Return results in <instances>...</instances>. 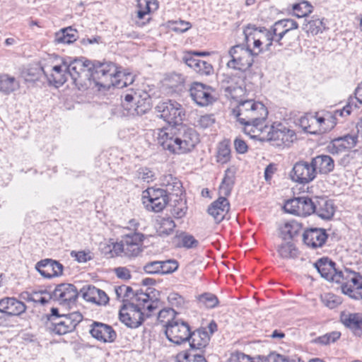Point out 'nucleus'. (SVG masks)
<instances>
[{"label": "nucleus", "mask_w": 362, "mask_h": 362, "mask_svg": "<svg viewBox=\"0 0 362 362\" xmlns=\"http://www.w3.org/2000/svg\"><path fill=\"white\" fill-rule=\"evenodd\" d=\"M127 303H133L137 305L139 310L148 311L146 315L147 317L151 315V313L157 308L158 302L151 300L148 294L142 291L133 292L129 301Z\"/></svg>", "instance_id": "22"}, {"label": "nucleus", "mask_w": 362, "mask_h": 362, "mask_svg": "<svg viewBox=\"0 0 362 362\" xmlns=\"http://www.w3.org/2000/svg\"><path fill=\"white\" fill-rule=\"evenodd\" d=\"M48 69L47 76H45L49 83L56 87L62 86L68 79L69 74L67 69H64V61L59 65H54L51 67L47 66Z\"/></svg>", "instance_id": "26"}, {"label": "nucleus", "mask_w": 362, "mask_h": 362, "mask_svg": "<svg viewBox=\"0 0 362 362\" xmlns=\"http://www.w3.org/2000/svg\"><path fill=\"white\" fill-rule=\"evenodd\" d=\"M326 28L323 19L317 17L313 16L309 21H305L303 24L302 29L307 33H310L313 35H317L322 33Z\"/></svg>", "instance_id": "37"}, {"label": "nucleus", "mask_w": 362, "mask_h": 362, "mask_svg": "<svg viewBox=\"0 0 362 362\" xmlns=\"http://www.w3.org/2000/svg\"><path fill=\"white\" fill-rule=\"evenodd\" d=\"M234 146L238 153H245L247 151V145L244 140L236 138L234 141Z\"/></svg>", "instance_id": "64"}, {"label": "nucleus", "mask_w": 362, "mask_h": 362, "mask_svg": "<svg viewBox=\"0 0 362 362\" xmlns=\"http://www.w3.org/2000/svg\"><path fill=\"white\" fill-rule=\"evenodd\" d=\"M83 320V315L79 312L63 314L62 317H55L49 328L58 335H63L73 332Z\"/></svg>", "instance_id": "12"}, {"label": "nucleus", "mask_w": 362, "mask_h": 362, "mask_svg": "<svg viewBox=\"0 0 362 362\" xmlns=\"http://www.w3.org/2000/svg\"><path fill=\"white\" fill-rule=\"evenodd\" d=\"M321 300L323 304L329 309L336 308L341 303V298L331 293L322 295L321 296Z\"/></svg>", "instance_id": "50"}, {"label": "nucleus", "mask_w": 362, "mask_h": 362, "mask_svg": "<svg viewBox=\"0 0 362 362\" xmlns=\"http://www.w3.org/2000/svg\"><path fill=\"white\" fill-rule=\"evenodd\" d=\"M194 351H182L177 355V358L182 362H207L205 358L199 354L194 353Z\"/></svg>", "instance_id": "49"}, {"label": "nucleus", "mask_w": 362, "mask_h": 362, "mask_svg": "<svg viewBox=\"0 0 362 362\" xmlns=\"http://www.w3.org/2000/svg\"><path fill=\"white\" fill-rule=\"evenodd\" d=\"M89 333L103 343H112L117 338V333L110 325L97 321H93L90 325Z\"/></svg>", "instance_id": "17"}, {"label": "nucleus", "mask_w": 362, "mask_h": 362, "mask_svg": "<svg viewBox=\"0 0 362 362\" xmlns=\"http://www.w3.org/2000/svg\"><path fill=\"white\" fill-rule=\"evenodd\" d=\"M238 121L245 126L244 132L251 138L260 137L268 112L264 105L252 100L241 101L233 110Z\"/></svg>", "instance_id": "2"}, {"label": "nucleus", "mask_w": 362, "mask_h": 362, "mask_svg": "<svg viewBox=\"0 0 362 362\" xmlns=\"http://www.w3.org/2000/svg\"><path fill=\"white\" fill-rule=\"evenodd\" d=\"M19 88L20 83L14 76L7 74L0 75V92L4 95H9Z\"/></svg>", "instance_id": "33"}, {"label": "nucleus", "mask_w": 362, "mask_h": 362, "mask_svg": "<svg viewBox=\"0 0 362 362\" xmlns=\"http://www.w3.org/2000/svg\"><path fill=\"white\" fill-rule=\"evenodd\" d=\"M314 214L322 219L329 220L334 214L333 202L325 197H314Z\"/></svg>", "instance_id": "24"}, {"label": "nucleus", "mask_w": 362, "mask_h": 362, "mask_svg": "<svg viewBox=\"0 0 362 362\" xmlns=\"http://www.w3.org/2000/svg\"><path fill=\"white\" fill-rule=\"evenodd\" d=\"M178 268V263L176 260L169 259L167 261H161L160 274H168L176 271Z\"/></svg>", "instance_id": "55"}, {"label": "nucleus", "mask_w": 362, "mask_h": 362, "mask_svg": "<svg viewBox=\"0 0 362 362\" xmlns=\"http://www.w3.org/2000/svg\"><path fill=\"white\" fill-rule=\"evenodd\" d=\"M169 303L175 308H182L185 305V298L177 293H171L168 297Z\"/></svg>", "instance_id": "58"}, {"label": "nucleus", "mask_w": 362, "mask_h": 362, "mask_svg": "<svg viewBox=\"0 0 362 362\" xmlns=\"http://www.w3.org/2000/svg\"><path fill=\"white\" fill-rule=\"evenodd\" d=\"M137 18L139 20L145 18L146 16L158 10L159 4L157 0H137Z\"/></svg>", "instance_id": "34"}, {"label": "nucleus", "mask_w": 362, "mask_h": 362, "mask_svg": "<svg viewBox=\"0 0 362 362\" xmlns=\"http://www.w3.org/2000/svg\"><path fill=\"white\" fill-rule=\"evenodd\" d=\"M155 109L158 116L170 125L158 130V144L174 154L192 151L199 139L193 128L182 124L185 117L183 106L176 100H166L158 103Z\"/></svg>", "instance_id": "1"}, {"label": "nucleus", "mask_w": 362, "mask_h": 362, "mask_svg": "<svg viewBox=\"0 0 362 362\" xmlns=\"http://www.w3.org/2000/svg\"><path fill=\"white\" fill-rule=\"evenodd\" d=\"M83 297L86 300L98 305H105L109 300L103 291L90 285L83 288Z\"/></svg>", "instance_id": "28"}, {"label": "nucleus", "mask_w": 362, "mask_h": 362, "mask_svg": "<svg viewBox=\"0 0 362 362\" xmlns=\"http://www.w3.org/2000/svg\"><path fill=\"white\" fill-rule=\"evenodd\" d=\"M316 175L312 163L303 160L295 163L290 174L291 180L300 184L310 182L316 177Z\"/></svg>", "instance_id": "16"}, {"label": "nucleus", "mask_w": 362, "mask_h": 362, "mask_svg": "<svg viewBox=\"0 0 362 362\" xmlns=\"http://www.w3.org/2000/svg\"><path fill=\"white\" fill-rule=\"evenodd\" d=\"M189 92L192 100L201 107L207 106L216 100L215 90L202 83H193Z\"/></svg>", "instance_id": "14"}, {"label": "nucleus", "mask_w": 362, "mask_h": 362, "mask_svg": "<svg viewBox=\"0 0 362 362\" xmlns=\"http://www.w3.org/2000/svg\"><path fill=\"white\" fill-rule=\"evenodd\" d=\"M316 268L321 276L329 281L334 282V279L335 274L338 273V270L335 267V263L328 257H322L319 259L315 264Z\"/></svg>", "instance_id": "27"}, {"label": "nucleus", "mask_w": 362, "mask_h": 362, "mask_svg": "<svg viewBox=\"0 0 362 362\" xmlns=\"http://www.w3.org/2000/svg\"><path fill=\"white\" fill-rule=\"evenodd\" d=\"M210 340V335L206 328H199L194 332L190 331V338H189V351H196L202 350L206 347Z\"/></svg>", "instance_id": "25"}, {"label": "nucleus", "mask_w": 362, "mask_h": 362, "mask_svg": "<svg viewBox=\"0 0 362 362\" xmlns=\"http://www.w3.org/2000/svg\"><path fill=\"white\" fill-rule=\"evenodd\" d=\"M144 238V235L141 233H130L124 235L122 240L113 244L112 247L107 245L103 250L106 254H110V257L114 255L136 257L143 251Z\"/></svg>", "instance_id": "3"}, {"label": "nucleus", "mask_w": 362, "mask_h": 362, "mask_svg": "<svg viewBox=\"0 0 362 362\" xmlns=\"http://www.w3.org/2000/svg\"><path fill=\"white\" fill-rule=\"evenodd\" d=\"M215 122V119L212 115H204L199 117L198 126L203 129L211 127Z\"/></svg>", "instance_id": "62"}, {"label": "nucleus", "mask_w": 362, "mask_h": 362, "mask_svg": "<svg viewBox=\"0 0 362 362\" xmlns=\"http://www.w3.org/2000/svg\"><path fill=\"white\" fill-rule=\"evenodd\" d=\"M283 23H284L281 22V20L278 21L269 29L274 41L279 43L280 45H281L280 42L281 40L287 33L286 29Z\"/></svg>", "instance_id": "44"}, {"label": "nucleus", "mask_w": 362, "mask_h": 362, "mask_svg": "<svg viewBox=\"0 0 362 362\" xmlns=\"http://www.w3.org/2000/svg\"><path fill=\"white\" fill-rule=\"evenodd\" d=\"M351 278L350 284L341 286V291L354 299H362V277L354 272V276Z\"/></svg>", "instance_id": "29"}, {"label": "nucleus", "mask_w": 362, "mask_h": 362, "mask_svg": "<svg viewBox=\"0 0 362 362\" xmlns=\"http://www.w3.org/2000/svg\"><path fill=\"white\" fill-rule=\"evenodd\" d=\"M195 56L196 55L194 54V52H188L185 54L182 57L183 62L193 70L194 69L196 65L198 63V61L199 60V59L197 58Z\"/></svg>", "instance_id": "63"}, {"label": "nucleus", "mask_w": 362, "mask_h": 362, "mask_svg": "<svg viewBox=\"0 0 362 362\" xmlns=\"http://www.w3.org/2000/svg\"><path fill=\"white\" fill-rule=\"evenodd\" d=\"M235 181V173L228 168L219 187L220 196L228 197L230 194Z\"/></svg>", "instance_id": "40"}, {"label": "nucleus", "mask_w": 362, "mask_h": 362, "mask_svg": "<svg viewBox=\"0 0 362 362\" xmlns=\"http://www.w3.org/2000/svg\"><path fill=\"white\" fill-rule=\"evenodd\" d=\"M76 30L71 27L62 28L56 33L54 42L58 44H71L77 39Z\"/></svg>", "instance_id": "38"}, {"label": "nucleus", "mask_w": 362, "mask_h": 362, "mask_svg": "<svg viewBox=\"0 0 362 362\" xmlns=\"http://www.w3.org/2000/svg\"><path fill=\"white\" fill-rule=\"evenodd\" d=\"M315 117L311 115H305L299 119V126L306 132L314 133L312 125L315 122Z\"/></svg>", "instance_id": "56"}, {"label": "nucleus", "mask_w": 362, "mask_h": 362, "mask_svg": "<svg viewBox=\"0 0 362 362\" xmlns=\"http://www.w3.org/2000/svg\"><path fill=\"white\" fill-rule=\"evenodd\" d=\"M71 256L74 257L79 263L86 262L92 259L90 252L89 251H71Z\"/></svg>", "instance_id": "61"}, {"label": "nucleus", "mask_w": 362, "mask_h": 362, "mask_svg": "<svg viewBox=\"0 0 362 362\" xmlns=\"http://www.w3.org/2000/svg\"><path fill=\"white\" fill-rule=\"evenodd\" d=\"M47 67L35 64L23 71L22 76L26 82H35L40 80L42 75L47 76Z\"/></svg>", "instance_id": "35"}, {"label": "nucleus", "mask_w": 362, "mask_h": 362, "mask_svg": "<svg viewBox=\"0 0 362 362\" xmlns=\"http://www.w3.org/2000/svg\"><path fill=\"white\" fill-rule=\"evenodd\" d=\"M228 56L230 59L226 64L227 67L244 73L252 66L254 57L258 54L248 45H236L230 48Z\"/></svg>", "instance_id": "7"}, {"label": "nucleus", "mask_w": 362, "mask_h": 362, "mask_svg": "<svg viewBox=\"0 0 362 362\" xmlns=\"http://www.w3.org/2000/svg\"><path fill=\"white\" fill-rule=\"evenodd\" d=\"M145 311L139 310L133 303H124L119 310V320L127 327L134 329L139 327L144 320Z\"/></svg>", "instance_id": "13"}, {"label": "nucleus", "mask_w": 362, "mask_h": 362, "mask_svg": "<svg viewBox=\"0 0 362 362\" xmlns=\"http://www.w3.org/2000/svg\"><path fill=\"white\" fill-rule=\"evenodd\" d=\"M165 326V334L167 339L177 344H182L190 338V327L189 324L182 320H173Z\"/></svg>", "instance_id": "11"}, {"label": "nucleus", "mask_w": 362, "mask_h": 362, "mask_svg": "<svg viewBox=\"0 0 362 362\" xmlns=\"http://www.w3.org/2000/svg\"><path fill=\"white\" fill-rule=\"evenodd\" d=\"M160 182L161 185L165 187L163 190L166 192V194H172L177 197L182 194V185L177 177H173L172 175H165L162 176Z\"/></svg>", "instance_id": "31"}, {"label": "nucleus", "mask_w": 362, "mask_h": 362, "mask_svg": "<svg viewBox=\"0 0 362 362\" xmlns=\"http://www.w3.org/2000/svg\"><path fill=\"white\" fill-rule=\"evenodd\" d=\"M230 150L227 145H221L218 150L217 159L222 163H226L230 159Z\"/></svg>", "instance_id": "59"}, {"label": "nucleus", "mask_w": 362, "mask_h": 362, "mask_svg": "<svg viewBox=\"0 0 362 362\" xmlns=\"http://www.w3.org/2000/svg\"><path fill=\"white\" fill-rule=\"evenodd\" d=\"M35 269L45 278L51 279L62 275L64 266L58 261L45 259L36 264Z\"/></svg>", "instance_id": "21"}, {"label": "nucleus", "mask_w": 362, "mask_h": 362, "mask_svg": "<svg viewBox=\"0 0 362 362\" xmlns=\"http://www.w3.org/2000/svg\"><path fill=\"white\" fill-rule=\"evenodd\" d=\"M115 78L112 82V86L117 88H122L133 83L134 81V76L131 73H122L117 71Z\"/></svg>", "instance_id": "43"}, {"label": "nucleus", "mask_w": 362, "mask_h": 362, "mask_svg": "<svg viewBox=\"0 0 362 362\" xmlns=\"http://www.w3.org/2000/svg\"><path fill=\"white\" fill-rule=\"evenodd\" d=\"M177 313L173 308H163L159 311L158 314V320L161 323H165V325H168L173 320H177L175 317Z\"/></svg>", "instance_id": "51"}, {"label": "nucleus", "mask_w": 362, "mask_h": 362, "mask_svg": "<svg viewBox=\"0 0 362 362\" xmlns=\"http://www.w3.org/2000/svg\"><path fill=\"white\" fill-rule=\"evenodd\" d=\"M298 207H299V197H295L293 199L286 201L284 204V209L286 212L296 216H298Z\"/></svg>", "instance_id": "57"}, {"label": "nucleus", "mask_w": 362, "mask_h": 362, "mask_svg": "<svg viewBox=\"0 0 362 362\" xmlns=\"http://www.w3.org/2000/svg\"><path fill=\"white\" fill-rule=\"evenodd\" d=\"M245 42L250 47L256 51L259 55L264 51H269L272 42V35L269 29L264 27H257L255 25L248 24L243 29Z\"/></svg>", "instance_id": "5"}, {"label": "nucleus", "mask_w": 362, "mask_h": 362, "mask_svg": "<svg viewBox=\"0 0 362 362\" xmlns=\"http://www.w3.org/2000/svg\"><path fill=\"white\" fill-rule=\"evenodd\" d=\"M313 6L308 1H302L293 5L294 16L297 18H303L312 13Z\"/></svg>", "instance_id": "47"}, {"label": "nucleus", "mask_w": 362, "mask_h": 362, "mask_svg": "<svg viewBox=\"0 0 362 362\" xmlns=\"http://www.w3.org/2000/svg\"><path fill=\"white\" fill-rule=\"evenodd\" d=\"M341 322L347 327L355 331L362 329V316L358 313H341Z\"/></svg>", "instance_id": "36"}, {"label": "nucleus", "mask_w": 362, "mask_h": 362, "mask_svg": "<svg viewBox=\"0 0 362 362\" xmlns=\"http://www.w3.org/2000/svg\"><path fill=\"white\" fill-rule=\"evenodd\" d=\"M169 202L168 195L163 189L148 188L142 194V202L148 211L160 212Z\"/></svg>", "instance_id": "10"}, {"label": "nucleus", "mask_w": 362, "mask_h": 362, "mask_svg": "<svg viewBox=\"0 0 362 362\" xmlns=\"http://www.w3.org/2000/svg\"><path fill=\"white\" fill-rule=\"evenodd\" d=\"M354 276V272L345 269L344 271H338L334 279V282L341 284V287L350 284L351 279Z\"/></svg>", "instance_id": "52"}, {"label": "nucleus", "mask_w": 362, "mask_h": 362, "mask_svg": "<svg viewBox=\"0 0 362 362\" xmlns=\"http://www.w3.org/2000/svg\"><path fill=\"white\" fill-rule=\"evenodd\" d=\"M175 227V223L170 218H160L156 220V229L160 236H168L171 234Z\"/></svg>", "instance_id": "41"}, {"label": "nucleus", "mask_w": 362, "mask_h": 362, "mask_svg": "<svg viewBox=\"0 0 362 362\" xmlns=\"http://www.w3.org/2000/svg\"><path fill=\"white\" fill-rule=\"evenodd\" d=\"M91 79L98 85L103 87H110L114 78H116L117 68L112 62H91Z\"/></svg>", "instance_id": "9"}, {"label": "nucleus", "mask_w": 362, "mask_h": 362, "mask_svg": "<svg viewBox=\"0 0 362 362\" xmlns=\"http://www.w3.org/2000/svg\"><path fill=\"white\" fill-rule=\"evenodd\" d=\"M229 209L230 204L226 197L220 196L218 199L210 204L207 211L216 223H220L225 218Z\"/></svg>", "instance_id": "23"}, {"label": "nucleus", "mask_w": 362, "mask_h": 362, "mask_svg": "<svg viewBox=\"0 0 362 362\" xmlns=\"http://www.w3.org/2000/svg\"><path fill=\"white\" fill-rule=\"evenodd\" d=\"M353 100L348 102L346 106L342 109L337 110L334 111V115L327 114L325 117H315V122H317L320 125L325 124L326 122H331L332 128L336 122L334 121L337 117L348 116L352 111Z\"/></svg>", "instance_id": "32"}, {"label": "nucleus", "mask_w": 362, "mask_h": 362, "mask_svg": "<svg viewBox=\"0 0 362 362\" xmlns=\"http://www.w3.org/2000/svg\"><path fill=\"white\" fill-rule=\"evenodd\" d=\"M328 235L326 230L320 228H311L305 230L303 234V241L308 247L313 249L322 247Z\"/></svg>", "instance_id": "18"}, {"label": "nucleus", "mask_w": 362, "mask_h": 362, "mask_svg": "<svg viewBox=\"0 0 362 362\" xmlns=\"http://www.w3.org/2000/svg\"><path fill=\"white\" fill-rule=\"evenodd\" d=\"M78 296V288L71 284H61L56 286L51 296L60 305L70 307L74 304Z\"/></svg>", "instance_id": "15"}, {"label": "nucleus", "mask_w": 362, "mask_h": 362, "mask_svg": "<svg viewBox=\"0 0 362 362\" xmlns=\"http://www.w3.org/2000/svg\"><path fill=\"white\" fill-rule=\"evenodd\" d=\"M314 198L308 197H299L298 216L305 217L314 214Z\"/></svg>", "instance_id": "42"}, {"label": "nucleus", "mask_w": 362, "mask_h": 362, "mask_svg": "<svg viewBox=\"0 0 362 362\" xmlns=\"http://www.w3.org/2000/svg\"><path fill=\"white\" fill-rule=\"evenodd\" d=\"M194 71L201 75L209 76L214 72V68L211 64L199 59Z\"/></svg>", "instance_id": "54"}, {"label": "nucleus", "mask_w": 362, "mask_h": 362, "mask_svg": "<svg viewBox=\"0 0 362 362\" xmlns=\"http://www.w3.org/2000/svg\"><path fill=\"white\" fill-rule=\"evenodd\" d=\"M180 247H183L187 249L196 248L199 245V241L194 238L192 235L182 233L180 236Z\"/></svg>", "instance_id": "53"}, {"label": "nucleus", "mask_w": 362, "mask_h": 362, "mask_svg": "<svg viewBox=\"0 0 362 362\" xmlns=\"http://www.w3.org/2000/svg\"><path fill=\"white\" fill-rule=\"evenodd\" d=\"M200 304L206 308H214L218 304V299L216 295L211 293H204L197 297Z\"/></svg>", "instance_id": "46"}, {"label": "nucleus", "mask_w": 362, "mask_h": 362, "mask_svg": "<svg viewBox=\"0 0 362 362\" xmlns=\"http://www.w3.org/2000/svg\"><path fill=\"white\" fill-rule=\"evenodd\" d=\"M311 163L315 168L316 175L317 173L327 174L334 168L333 159L327 155L317 156L312 159Z\"/></svg>", "instance_id": "30"}, {"label": "nucleus", "mask_w": 362, "mask_h": 362, "mask_svg": "<svg viewBox=\"0 0 362 362\" xmlns=\"http://www.w3.org/2000/svg\"><path fill=\"white\" fill-rule=\"evenodd\" d=\"M161 261H153L146 263L144 267L146 273L150 274H160Z\"/></svg>", "instance_id": "60"}, {"label": "nucleus", "mask_w": 362, "mask_h": 362, "mask_svg": "<svg viewBox=\"0 0 362 362\" xmlns=\"http://www.w3.org/2000/svg\"><path fill=\"white\" fill-rule=\"evenodd\" d=\"M301 229V223L295 220H290L281 228V233L284 240L293 239Z\"/></svg>", "instance_id": "39"}, {"label": "nucleus", "mask_w": 362, "mask_h": 362, "mask_svg": "<svg viewBox=\"0 0 362 362\" xmlns=\"http://www.w3.org/2000/svg\"><path fill=\"white\" fill-rule=\"evenodd\" d=\"M115 292L118 300H122L124 303H128L133 295V290L130 286L126 285L115 286Z\"/></svg>", "instance_id": "48"}, {"label": "nucleus", "mask_w": 362, "mask_h": 362, "mask_svg": "<svg viewBox=\"0 0 362 362\" xmlns=\"http://www.w3.org/2000/svg\"><path fill=\"white\" fill-rule=\"evenodd\" d=\"M359 143H362L359 135L356 134H346L333 139L328 148L332 153L338 154L345 150L354 148Z\"/></svg>", "instance_id": "19"}, {"label": "nucleus", "mask_w": 362, "mask_h": 362, "mask_svg": "<svg viewBox=\"0 0 362 362\" xmlns=\"http://www.w3.org/2000/svg\"><path fill=\"white\" fill-rule=\"evenodd\" d=\"M278 252L284 259L294 258L297 256V250L294 245L290 242L279 245Z\"/></svg>", "instance_id": "45"}, {"label": "nucleus", "mask_w": 362, "mask_h": 362, "mask_svg": "<svg viewBox=\"0 0 362 362\" xmlns=\"http://www.w3.org/2000/svg\"><path fill=\"white\" fill-rule=\"evenodd\" d=\"M26 309L25 304L14 297H4L0 299V313L8 317L20 316Z\"/></svg>", "instance_id": "20"}, {"label": "nucleus", "mask_w": 362, "mask_h": 362, "mask_svg": "<svg viewBox=\"0 0 362 362\" xmlns=\"http://www.w3.org/2000/svg\"><path fill=\"white\" fill-rule=\"evenodd\" d=\"M264 132L267 135L264 136L260 134L259 139H267L279 147L289 146L296 139L295 132L281 123L274 124L270 127L264 126Z\"/></svg>", "instance_id": "8"}, {"label": "nucleus", "mask_w": 362, "mask_h": 362, "mask_svg": "<svg viewBox=\"0 0 362 362\" xmlns=\"http://www.w3.org/2000/svg\"><path fill=\"white\" fill-rule=\"evenodd\" d=\"M64 66L67 69L73 84L78 90H84L91 80V62L83 58H76L73 60H64Z\"/></svg>", "instance_id": "4"}, {"label": "nucleus", "mask_w": 362, "mask_h": 362, "mask_svg": "<svg viewBox=\"0 0 362 362\" xmlns=\"http://www.w3.org/2000/svg\"><path fill=\"white\" fill-rule=\"evenodd\" d=\"M122 106L129 116H141L151 109V99L148 93L130 90L129 93L122 95Z\"/></svg>", "instance_id": "6"}]
</instances>
